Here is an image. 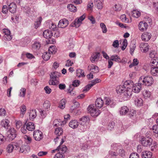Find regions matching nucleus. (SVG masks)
Instances as JSON below:
<instances>
[{
	"label": "nucleus",
	"instance_id": "52",
	"mask_svg": "<svg viewBox=\"0 0 158 158\" xmlns=\"http://www.w3.org/2000/svg\"><path fill=\"white\" fill-rule=\"evenodd\" d=\"M65 155L64 154L59 152L56 154L54 156V158H64Z\"/></svg>",
	"mask_w": 158,
	"mask_h": 158
},
{
	"label": "nucleus",
	"instance_id": "51",
	"mask_svg": "<svg viewBox=\"0 0 158 158\" xmlns=\"http://www.w3.org/2000/svg\"><path fill=\"white\" fill-rule=\"evenodd\" d=\"M26 89L25 88H22L20 89V94L19 96L21 97H24L26 94Z\"/></svg>",
	"mask_w": 158,
	"mask_h": 158
},
{
	"label": "nucleus",
	"instance_id": "32",
	"mask_svg": "<svg viewBox=\"0 0 158 158\" xmlns=\"http://www.w3.org/2000/svg\"><path fill=\"white\" fill-rule=\"evenodd\" d=\"M9 121L7 119H5L1 121V125L2 127L6 128H7L9 126Z\"/></svg>",
	"mask_w": 158,
	"mask_h": 158
},
{
	"label": "nucleus",
	"instance_id": "6",
	"mask_svg": "<svg viewBox=\"0 0 158 158\" xmlns=\"http://www.w3.org/2000/svg\"><path fill=\"white\" fill-rule=\"evenodd\" d=\"M70 117L69 114H68L64 116V121L62 122L59 121L57 119L55 120L53 122L54 126V127H58L59 126H62L66 123V120L70 119Z\"/></svg>",
	"mask_w": 158,
	"mask_h": 158
},
{
	"label": "nucleus",
	"instance_id": "24",
	"mask_svg": "<svg viewBox=\"0 0 158 158\" xmlns=\"http://www.w3.org/2000/svg\"><path fill=\"white\" fill-rule=\"evenodd\" d=\"M128 111V108L126 106H123L121 108L119 111L120 114L122 115H125L127 113Z\"/></svg>",
	"mask_w": 158,
	"mask_h": 158
},
{
	"label": "nucleus",
	"instance_id": "31",
	"mask_svg": "<svg viewBox=\"0 0 158 158\" xmlns=\"http://www.w3.org/2000/svg\"><path fill=\"white\" fill-rule=\"evenodd\" d=\"M151 74L153 76H158V67L157 68H151Z\"/></svg>",
	"mask_w": 158,
	"mask_h": 158
},
{
	"label": "nucleus",
	"instance_id": "3",
	"mask_svg": "<svg viewBox=\"0 0 158 158\" xmlns=\"http://www.w3.org/2000/svg\"><path fill=\"white\" fill-rule=\"evenodd\" d=\"M85 18V15H83L78 19H76L70 25L71 27H75L76 28L79 27L82 21Z\"/></svg>",
	"mask_w": 158,
	"mask_h": 158
},
{
	"label": "nucleus",
	"instance_id": "1",
	"mask_svg": "<svg viewBox=\"0 0 158 158\" xmlns=\"http://www.w3.org/2000/svg\"><path fill=\"white\" fill-rule=\"evenodd\" d=\"M89 121V118L86 116H84L80 119V129L82 131H84L86 130Z\"/></svg>",
	"mask_w": 158,
	"mask_h": 158
},
{
	"label": "nucleus",
	"instance_id": "44",
	"mask_svg": "<svg viewBox=\"0 0 158 158\" xmlns=\"http://www.w3.org/2000/svg\"><path fill=\"white\" fill-rule=\"evenodd\" d=\"M100 26L102 30V32L103 33H105L107 31V29L106 27L103 23H101L100 24Z\"/></svg>",
	"mask_w": 158,
	"mask_h": 158
},
{
	"label": "nucleus",
	"instance_id": "19",
	"mask_svg": "<svg viewBox=\"0 0 158 158\" xmlns=\"http://www.w3.org/2000/svg\"><path fill=\"white\" fill-rule=\"evenodd\" d=\"M63 132V130L61 128H57L55 129V134L57 135L56 137V138L54 139V141H55V143L56 142V139H58L59 138L58 136L61 135L62 134Z\"/></svg>",
	"mask_w": 158,
	"mask_h": 158
},
{
	"label": "nucleus",
	"instance_id": "18",
	"mask_svg": "<svg viewBox=\"0 0 158 158\" xmlns=\"http://www.w3.org/2000/svg\"><path fill=\"white\" fill-rule=\"evenodd\" d=\"M104 101L101 98H98L96 99L95 102V105L97 108H101L102 107Z\"/></svg>",
	"mask_w": 158,
	"mask_h": 158
},
{
	"label": "nucleus",
	"instance_id": "15",
	"mask_svg": "<svg viewBox=\"0 0 158 158\" xmlns=\"http://www.w3.org/2000/svg\"><path fill=\"white\" fill-rule=\"evenodd\" d=\"M151 36L152 35L150 33L145 32L142 35V39L143 41H148L151 38Z\"/></svg>",
	"mask_w": 158,
	"mask_h": 158
},
{
	"label": "nucleus",
	"instance_id": "57",
	"mask_svg": "<svg viewBox=\"0 0 158 158\" xmlns=\"http://www.w3.org/2000/svg\"><path fill=\"white\" fill-rule=\"evenodd\" d=\"M133 84V82L131 80H127L124 82L123 85L124 86H125L128 85H132Z\"/></svg>",
	"mask_w": 158,
	"mask_h": 158
},
{
	"label": "nucleus",
	"instance_id": "62",
	"mask_svg": "<svg viewBox=\"0 0 158 158\" xmlns=\"http://www.w3.org/2000/svg\"><path fill=\"white\" fill-rule=\"evenodd\" d=\"M49 28L51 30L54 31H56L57 29L56 25L53 23H52L51 26H49Z\"/></svg>",
	"mask_w": 158,
	"mask_h": 158
},
{
	"label": "nucleus",
	"instance_id": "45",
	"mask_svg": "<svg viewBox=\"0 0 158 158\" xmlns=\"http://www.w3.org/2000/svg\"><path fill=\"white\" fill-rule=\"evenodd\" d=\"M59 81L58 80H50L49 81V83L50 85H56L59 83Z\"/></svg>",
	"mask_w": 158,
	"mask_h": 158
},
{
	"label": "nucleus",
	"instance_id": "11",
	"mask_svg": "<svg viewBox=\"0 0 158 158\" xmlns=\"http://www.w3.org/2000/svg\"><path fill=\"white\" fill-rule=\"evenodd\" d=\"M132 94V90L131 88H127L126 90L124 92L123 97L124 99L127 100L131 96Z\"/></svg>",
	"mask_w": 158,
	"mask_h": 158
},
{
	"label": "nucleus",
	"instance_id": "12",
	"mask_svg": "<svg viewBox=\"0 0 158 158\" xmlns=\"http://www.w3.org/2000/svg\"><path fill=\"white\" fill-rule=\"evenodd\" d=\"M148 27V25L147 23L144 21L140 22L139 24V29L142 31H146Z\"/></svg>",
	"mask_w": 158,
	"mask_h": 158
},
{
	"label": "nucleus",
	"instance_id": "28",
	"mask_svg": "<svg viewBox=\"0 0 158 158\" xmlns=\"http://www.w3.org/2000/svg\"><path fill=\"white\" fill-rule=\"evenodd\" d=\"M41 47V44L39 42L36 41L32 44V48L33 49L36 51L39 50Z\"/></svg>",
	"mask_w": 158,
	"mask_h": 158
},
{
	"label": "nucleus",
	"instance_id": "10",
	"mask_svg": "<svg viewBox=\"0 0 158 158\" xmlns=\"http://www.w3.org/2000/svg\"><path fill=\"white\" fill-rule=\"evenodd\" d=\"M69 24V21L66 19H61L59 22L58 26L59 27L64 28L66 27Z\"/></svg>",
	"mask_w": 158,
	"mask_h": 158
},
{
	"label": "nucleus",
	"instance_id": "21",
	"mask_svg": "<svg viewBox=\"0 0 158 158\" xmlns=\"http://www.w3.org/2000/svg\"><path fill=\"white\" fill-rule=\"evenodd\" d=\"M61 75L60 73L55 71L51 73L50 76L51 79H56L58 78Z\"/></svg>",
	"mask_w": 158,
	"mask_h": 158
},
{
	"label": "nucleus",
	"instance_id": "48",
	"mask_svg": "<svg viewBox=\"0 0 158 158\" xmlns=\"http://www.w3.org/2000/svg\"><path fill=\"white\" fill-rule=\"evenodd\" d=\"M42 57L44 60L47 61L49 59L50 57V55L49 53H48L46 52L42 56Z\"/></svg>",
	"mask_w": 158,
	"mask_h": 158
},
{
	"label": "nucleus",
	"instance_id": "5",
	"mask_svg": "<svg viewBox=\"0 0 158 158\" xmlns=\"http://www.w3.org/2000/svg\"><path fill=\"white\" fill-rule=\"evenodd\" d=\"M7 137L10 141H11L16 137V133L15 129L13 128H10L7 132Z\"/></svg>",
	"mask_w": 158,
	"mask_h": 158
},
{
	"label": "nucleus",
	"instance_id": "30",
	"mask_svg": "<svg viewBox=\"0 0 158 158\" xmlns=\"http://www.w3.org/2000/svg\"><path fill=\"white\" fill-rule=\"evenodd\" d=\"M112 61H114L118 62H122V60L120 57L117 55H114L112 56L110 59Z\"/></svg>",
	"mask_w": 158,
	"mask_h": 158
},
{
	"label": "nucleus",
	"instance_id": "64",
	"mask_svg": "<svg viewBox=\"0 0 158 158\" xmlns=\"http://www.w3.org/2000/svg\"><path fill=\"white\" fill-rule=\"evenodd\" d=\"M153 5L156 11V14H158V2H153Z\"/></svg>",
	"mask_w": 158,
	"mask_h": 158
},
{
	"label": "nucleus",
	"instance_id": "40",
	"mask_svg": "<svg viewBox=\"0 0 158 158\" xmlns=\"http://www.w3.org/2000/svg\"><path fill=\"white\" fill-rule=\"evenodd\" d=\"M136 113V111L132 110L130 111L129 114V116L131 118L133 119L135 118Z\"/></svg>",
	"mask_w": 158,
	"mask_h": 158
},
{
	"label": "nucleus",
	"instance_id": "59",
	"mask_svg": "<svg viewBox=\"0 0 158 158\" xmlns=\"http://www.w3.org/2000/svg\"><path fill=\"white\" fill-rule=\"evenodd\" d=\"M139 154L136 153H132L129 156V158H139Z\"/></svg>",
	"mask_w": 158,
	"mask_h": 158
},
{
	"label": "nucleus",
	"instance_id": "16",
	"mask_svg": "<svg viewBox=\"0 0 158 158\" xmlns=\"http://www.w3.org/2000/svg\"><path fill=\"white\" fill-rule=\"evenodd\" d=\"M141 89V84L140 83H136L133 85L132 91L135 93H139Z\"/></svg>",
	"mask_w": 158,
	"mask_h": 158
},
{
	"label": "nucleus",
	"instance_id": "47",
	"mask_svg": "<svg viewBox=\"0 0 158 158\" xmlns=\"http://www.w3.org/2000/svg\"><path fill=\"white\" fill-rule=\"evenodd\" d=\"M14 147L13 145L11 144H10L7 146L6 148V151L8 153L11 152L14 149Z\"/></svg>",
	"mask_w": 158,
	"mask_h": 158
},
{
	"label": "nucleus",
	"instance_id": "25",
	"mask_svg": "<svg viewBox=\"0 0 158 158\" xmlns=\"http://www.w3.org/2000/svg\"><path fill=\"white\" fill-rule=\"evenodd\" d=\"M125 86L123 85H119L117 87L116 91L118 94H121L123 93H124L125 91Z\"/></svg>",
	"mask_w": 158,
	"mask_h": 158
},
{
	"label": "nucleus",
	"instance_id": "37",
	"mask_svg": "<svg viewBox=\"0 0 158 158\" xmlns=\"http://www.w3.org/2000/svg\"><path fill=\"white\" fill-rule=\"evenodd\" d=\"M49 53L50 54H55L56 52V46L55 45L50 46L48 49Z\"/></svg>",
	"mask_w": 158,
	"mask_h": 158
},
{
	"label": "nucleus",
	"instance_id": "58",
	"mask_svg": "<svg viewBox=\"0 0 158 158\" xmlns=\"http://www.w3.org/2000/svg\"><path fill=\"white\" fill-rule=\"evenodd\" d=\"M114 123L113 122L109 123L108 126V129L109 130H111L114 128Z\"/></svg>",
	"mask_w": 158,
	"mask_h": 158
},
{
	"label": "nucleus",
	"instance_id": "60",
	"mask_svg": "<svg viewBox=\"0 0 158 158\" xmlns=\"http://www.w3.org/2000/svg\"><path fill=\"white\" fill-rule=\"evenodd\" d=\"M122 9L121 5L119 4H115L114 6V10L116 11H120Z\"/></svg>",
	"mask_w": 158,
	"mask_h": 158
},
{
	"label": "nucleus",
	"instance_id": "39",
	"mask_svg": "<svg viewBox=\"0 0 158 158\" xmlns=\"http://www.w3.org/2000/svg\"><path fill=\"white\" fill-rule=\"evenodd\" d=\"M67 150V147L65 145H63L62 146H60V147L59 148V152H60L61 153L64 154L65 153Z\"/></svg>",
	"mask_w": 158,
	"mask_h": 158
},
{
	"label": "nucleus",
	"instance_id": "8",
	"mask_svg": "<svg viewBox=\"0 0 158 158\" xmlns=\"http://www.w3.org/2000/svg\"><path fill=\"white\" fill-rule=\"evenodd\" d=\"M33 137L35 140L37 141H39L43 138V134L41 131L39 130L35 131L33 133Z\"/></svg>",
	"mask_w": 158,
	"mask_h": 158
},
{
	"label": "nucleus",
	"instance_id": "23",
	"mask_svg": "<svg viewBox=\"0 0 158 158\" xmlns=\"http://www.w3.org/2000/svg\"><path fill=\"white\" fill-rule=\"evenodd\" d=\"M150 64L152 68L158 67V58H155L152 60Z\"/></svg>",
	"mask_w": 158,
	"mask_h": 158
},
{
	"label": "nucleus",
	"instance_id": "36",
	"mask_svg": "<svg viewBox=\"0 0 158 158\" xmlns=\"http://www.w3.org/2000/svg\"><path fill=\"white\" fill-rule=\"evenodd\" d=\"M90 69L91 72H93L94 73H96L99 71V69L98 67L93 64L90 66Z\"/></svg>",
	"mask_w": 158,
	"mask_h": 158
},
{
	"label": "nucleus",
	"instance_id": "49",
	"mask_svg": "<svg viewBox=\"0 0 158 158\" xmlns=\"http://www.w3.org/2000/svg\"><path fill=\"white\" fill-rule=\"evenodd\" d=\"M143 94L144 97L145 98H148L150 97L151 95V93L149 91L145 90L143 92Z\"/></svg>",
	"mask_w": 158,
	"mask_h": 158
},
{
	"label": "nucleus",
	"instance_id": "17",
	"mask_svg": "<svg viewBox=\"0 0 158 158\" xmlns=\"http://www.w3.org/2000/svg\"><path fill=\"white\" fill-rule=\"evenodd\" d=\"M43 35L44 38L46 39L51 38L53 35V33L52 31L48 30H45L43 33Z\"/></svg>",
	"mask_w": 158,
	"mask_h": 158
},
{
	"label": "nucleus",
	"instance_id": "63",
	"mask_svg": "<svg viewBox=\"0 0 158 158\" xmlns=\"http://www.w3.org/2000/svg\"><path fill=\"white\" fill-rule=\"evenodd\" d=\"M153 132L158 134V126L157 125H154L152 127Z\"/></svg>",
	"mask_w": 158,
	"mask_h": 158
},
{
	"label": "nucleus",
	"instance_id": "54",
	"mask_svg": "<svg viewBox=\"0 0 158 158\" xmlns=\"http://www.w3.org/2000/svg\"><path fill=\"white\" fill-rule=\"evenodd\" d=\"M127 41L126 39L124 40L123 42H122V45L121 49L123 50H124L126 48L127 46Z\"/></svg>",
	"mask_w": 158,
	"mask_h": 158
},
{
	"label": "nucleus",
	"instance_id": "4",
	"mask_svg": "<svg viewBox=\"0 0 158 158\" xmlns=\"http://www.w3.org/2000/svg\"><path fill=\"white\" fill-rule=\"evenodd\" d=\"M101 80H93L90 82L91 83L90 84H88L84 87L83 90V92H87L89 90L93 85L97 83L101 82Z\"/></svg>",
	"mask_w": 158,
	"mask_h": 158
},
{
	"label": "nucleus",
	"instance_id": "9",
	"mask_svg": "<svg viewBox=\"0 0 158 158\" xmlns=\"http://www.w3.org/2000/svg\"><path fill=\"white\" fill-rule=\"evenodd\" d=\"M152 138L146 139L142 138L141 140V143L145 147L150 146L152 144Z\"/></svg>",
	"mask_w": 158,
	"mask_h": 158
},
{
	"label": "nucleus",
	"instance_id": "26",
	"mask_svg": "<svg viewBox=\"0 0 158 158\" xmlns=\"http://www.w3.org/2000/svg\"><path fill=\"white\" fill-rule=\"evenodd\" d=\"M26 128L29 131H32L35 128L34 124L32 122L28 123L26 126Z\"/></svg>",
	"mask_w": 158,
	"mask_h": 158
},
{
	"label": "nucleus",
	"instance_id": "46",
	"mask_svg": "<svg viewBox=\"0 0 158 158\" xmlns=\"http://www.w3.org/2000/svg\"><path fill=\"white\" fill-rule=\"evenodd\" d=\"M74 88L71 87V85H69V88L67 89L68 93H69L71 95H75V92L73 91Z\"/></svg>",
	"mask_w": 158,
	"mask_h": 158
},
{
	"label": "nucleus",
	"instance_id": "38",
	"mask_svg": "<svg viewBox=\"0 0 158 158\" xmlns=\"http://www.w3.org/2000/svg\"><path fill=\"white\" fill-rule=\"evenodd\" d=\"M69 10L71 12H75L77 11V8L73 4H69L67 6Z\"/></svg>",
	"mask_w": 158,
	"mask_h": 158
},
{
	"label": "nucleus",
	"instance_id": "42",
	"mask_svg": "<svg viewBox=\"0 0 158 158\" xmlns=\"http://www.w3.org/2000/svg\"><path fill=\"white\" fill-rule=\"evenodd\" d=\"M132 14L133 16L137 18L140 16V12L139 11L134 10L132 12Z\"/></svg>",
	"mask_w": 158,
	"mask_h": 158
},
{
	"label": "nucleus",
	"instance_id": "53",
	"mask_svg": "<svg viewBox=\"0 0 158 158\" xmlns=\"http://www.w3.org/2000/svg\"><path fill=\"white\" fill-rule=\"evenodd\" d=\"M80 84V81L78 80H75L73 81L72 85H71V87L72 86L77 87Z\"/></svg>",
	"mask_w": 158,
	"mask_h": 158
},
{
	"label": "nucleus",
	"instance_id": "35",
	"mask_svg": "<svg viewBox=\"0 0 158 158\" xmlns=\"http://www.w3.org/2000/svg\"><path fill=\"white\" fill-rule=\"evenodd\" d=\"M36 116V110L35 109H32L30 111L29 116L30 118L33 119Z\"/></svg>",
	"mask_w": 158,
	"mask_h": 158
},
{
	"label": "nucleus",
	"instance_id": "56",
	"mask_svg": "<svg viewBox=\"0 0 158 158\" xmlns=\"http://www.w3.org/2000/svg\"><path fill=\"white\" fill-rule=\"evenodd\" d=\"M136 46L135 44L133 43H131L130 46V52L131 54L133 53V52L135 50Z\"/></svg>",
	"mask_w": 158,
	"mask_h": 158
},
{
	"label": "nucleus",
	"instance_id": "13",
	"mask_svg": "<svg viewBox=\"0 0 158 158\" xmlns=\"http://www.w3.org/2000/svg\"><path fill=\"white\" fill-rule=\"evenodd\" d=\"M104 102L107 106L110 105L111 107L115 105L114 102L113 100L108 97H105L104 98Z\"/></svg>",
	"mask_w": 158,
	"mask_h": 158
},
{
	"label": "nucleus",
	"instance_id": "20",
	"mask_svg": "<svg viewBox=\"0 0 158 158\" xmlns=\"http://www.w3.org/2000/svg\"><path fill=\"white\" fill-rule=\"evenodd\" d=\"M16 9V6L14 3H11L9 6L8 10L11 13H14L15 12Z\"/></svg>",
	"mask_w": 158,
	"mask_h": 158
},
{
	"label": "nucleus",
	"instance_id": "43",
	"mask_svg": "<svg viewBox=\"0 0 158 158\" xmlns=\"http://www.w3.org/2000/svg\"><path fill=\"white\" fill-rule=\"evenodd\" d=\"M65 100L62 99L60 101L59 107L61 109H63L65 107Z\"/></svg>",
	"mask_w": 158,
	"mask_h": 158
},
{
	"label": "nucleus",
	"instance_id": "7",
	"mask_svg": "<svg viewBox=\"0 0 158 158\" xmlns=\"http://www.w3.org/2000/svg\"><path fill=\"white\" fill-rule=\"evenodd\" d=\"M3 32L4 34L3 39L6 41H10L12 39V36L10 35V31L7 29H3Z\"/></svg>",
	"mask_w": 158,
	"mask_h": 158
},
{
	"label": "nucleus",
	"instance_id": "33",
	"mask_svg": "<svg viewBox=\"0 0 158 158\" xmlns=\"http://www.w3.org/2000/svg\"><path fill=\"white\" fill-rule=\"evenodd\" d=\"M142 81L143 84L147 86H150L153 83V81L152 80H143Z\"/></svg>",
	"mask_w": 158,
	"mask_h": 158
},
{
	"label": "nucleus",
	"instance_id": "14",
	"mask_svg": "<svg viewBox=\"0 0 158 158\" xmlns=\"http://www.w3.org/2000/svg\"><path fill=\"white\" fill-rule=\"evenodd\" d=\"M140 50L143 52H145L149 49L148 45L147 43H142L140 45Z\"/></svg>",
	"mask_w": 158,
	"mask_h": 158
},
{
	"label": "nucleus",
	"instance_id": "61",
	"mask_svg": "<svg viewBox=\"0 0 158 158\" xmlns=\"http://www.w3.org/2000/svg\"><path fill=\"white\" fill-rule=\"evenodd\" d=\"M136 104L138 106H141L142 105L143 100L141 98L137 99Z\"/></svg>",
	"mask_w": 158,
	"mask_h": 158
},
{
	"label": "nucleus",
	"instance_id": "34",
	"mask_svg": "<svg viewBox=\"0 0 158 158\" xmlns=\"http://www.w3.org/2000/svg\"><path fill=\"white\" fill-rule=\"evenodd\" d=\"M103 0L95 1V3L98 9H101L102 8V2Z\"/></svg>",
	"mask_w": 158,
	"mask_h": 158
},
{
	"label": "nucleus",
	"instance_id": "2",
	"mask_svg": "<svg viewBox=\"0 0 158 158\" xmlns=\"http://www.w3.org/2000/svg\"><path fill=\"white\" fill-rule=\"evenodd\" d=\"M88 112L90 113L91 115L93 117L98 116L101 113L100 111L95 108L94 104L90 105L88 107Z\"/></svg>",
	"mask_w": 158,
	"mask_h": 158
},
{
	"label": "nucleus",
	"instance_id": "50",
	"mask_svg": "<svg viewBox=\"0 0 158 158\" xmlns=\"http://www.w3.org/2000/svg\"><path fill=\"white\" fill-rule=\"evenodd\" d=\"M42 19L41 17H40L39 18V21L36 22L35 23V28L37 29L39 27L42 21Z\"/></svg>",
	"mask_w": 158,
	"mask_h": 158
},
{
	"label": "nucleus",
	"instance_id": "22",
	"mask_svg": "<svg viewBox=\"0 0 158 158\" xmlns=\"http://www.w3.org/2000/svg\"><path fill=\"white\" fill-rule=\"evenodd\" d=\"M69 126L73 128H76L79 125V123L76 120H72L69 123Z\"/></svg>",
	"mask_w": 158,
	"mask_h": 158
},
{
	"label": "nucleus",
	"instance_id": "29",
	"mask_svg": "<svg viewBox=\"0 0 158 158\" xmlns=\"http://www.w3.org/2000/svg\"><path fill=\"white\" fill-rule=\"evenodd\" d=\"M100 56V53L99 52H96L95 54H93L92 55L90 58V60L92 62H94Z\"/></svg>",
	"mask_w": 158,
	"mask_h": 158
},
{
	"label": "nucleus",
	"instance_id": "41",
	"mask_svg": "<svg viewBox=\"0 0 158 158\" xmlns=\"http://www.w3.org/2000/svg\"><path fill=\"white\" fill-rule=\"evenodd\" d=\"M51 103L48 101H45L43 104V107L44 109L48 110L50 108Z\"/></svg>",
	"mask_w": 158,
	"mask_h": 158
},
{
	"label": "nucleus",
	"instance_id": "27",
	"mask_svg": "<svg viewBox=\"0 0 158 158\" xmlns=\"http://www.w3.org/2000/svg\"><path fill=\"white\" fill-rule=\"evenodd\" d=\"M152 156V153L149 151H144L142 153V157L143 158H150Z\"/></svg>",
	"mask_w": 158,
	"mask_h": 158
},
{
	"label": "nucleus",
	"instance_id": "55",
	"mask_svg": "<svg viewBox=\"0 0 158 158\" xmlns=\"http://www.w3.org/2000/svg\"><path fill=\"white\" fill-rule=\"evenodd\" d=\"M84 72L83 70L80 69L78 70L77 72V76L79 77H84L85 76L84 74Z\"/></svg>",
	"mask_w": 158,
	"mask_h": 158
}]
</instances>
